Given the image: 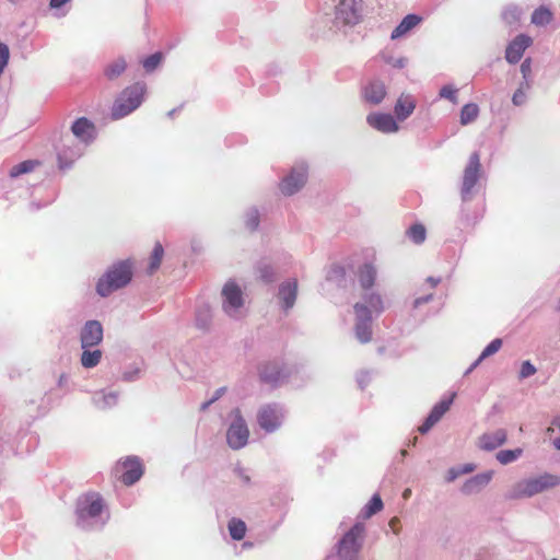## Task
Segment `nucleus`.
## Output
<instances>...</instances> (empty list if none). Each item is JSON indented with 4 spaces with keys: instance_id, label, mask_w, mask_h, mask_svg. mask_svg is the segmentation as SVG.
<instances>
[{
    "instance_id": "f257e3e1",
    "label": "nucleus",
    "mask_w": 560,
    "mask_h": 560,
    "mask_svg": "<svg viewBox=\"0 0 560 560\" xmlns=\"http://www.w3.org/2000/svg\"><path fill=\"white\" fill-rule=\"evenodd\" d=\"M75 516L77 526L84 530H100L109 520L103 498L96 492H88L78 498Z\"/></svg>"
},
{
    "instance_id": "f03ea898",
    "label": "nucleus",
    "mask_w": 560,
    "mask_h": 560,
    "mask_svg": "<svg viewBox=\"0 0 560 560\" xmlns=\"http://www.w3.org/2000/svg\"><path fill=\"white\" fill-rule=\"evenodd\" d=\"M132 262L130 259L119 260L113 264L98 279L96 292L102 298H107L114 291L128 285L132 279Z\"/></svg>"
},
{
    "instance_id": "7ed1b4c3",
    "label": "nucleus",
    "mask_w": 560,
    "mask_h": 560,
    "mask_svg": "<svg viewBox=\"0 0 560 560\" xmlns=\"http://www.w3.org/2000/svg\"><path fill=\"white\" fill-rule=\"evenodd\" d=\"M558 486H560V476L544 472L539 476L522 479L514 483L508 491L506 498L510 500L532 498Z\"/></svg>"
},
{
    "instance_id": "20e7f679",
    "label": "nucleus",
    "mask_w": 560,
    "mask_h": 560,
    "mask_svg": "<svg viewBox=\"0 0 560 560\" xmlns=\"http://www.w3.org/2000/svg\"><path fill=\"white\" fill-rule=\"evenodd\" d=\"M145 84L137 82L121 91L112 107V118L117 120L136 110L143 102Z\"/></svg>"
},
{
    "instance_id": "39448f33",
    "label": "nucleus",
    "mask_w": 560,
    "mask_h": 560,
    "mask_svg": "<svg viewBox=\"0 0 560 560\" xmlns=\"http://www.w3.org/2000/svg\"><path fill=\"white\" fill-rule=\"evenodd\" d=\"M481 172L480 154L477 151L472 152L462 177L460 198L463 202L470 201L478 192Z\"/></svg>"
},
{
    "instance_id": "423d86ee",
    "label": "nucleus",
    "mask_w": 560,
    "mask_h": 560,
    "mask_svg": "<svg viewBox=\"0 0 560 560\" xmlns=\"http://www.w3.org/2000/svg\"><path fill=\"white\" fill-rule=\"evenodd\" d=\"M364 525L355 523L338 542V558L340 560H357L362 547Z\"/></svg>"
},
{
    "instance_id": "0eeeda50",
    "label": "nucleus",
    "mask_w": 560,
    "mask_h": 560,
    "mask_svg": "<svg viewBox=\"0 0 560 560\" xmlns=\"http://www.w3.org/2000/svg\"><path fill=\"white\" fill-rule=\"evenodd\" d=\"M231 416L232 421L226 431V442L232 450H241L248 442L249 430L238 408L233 409Z\"/></svg>"
},
{
    "instance_id": "6e6552de",
    "label": "nucleus",
    "mask_w": 560,
    "mask_h": 560,
    "mask_svg": "<svg viewBox=\"0 0 560 560\" xmlns=\"http://www.w3.org/2000/svg\"><path fill=\"white\" fill-rule=\"evenodd\" d=\"M222 307L226 315L238 318L243 314L244 299L241 288L233 281H229L222 289Z\"/></svg>"
},
{
    "instance_id": "1a4fd4ad",
    "label": "nucleus",
    "mask_w": 560,
    "mask_h": 560,
    "mask_svg": "<svg viewBox=\"0 0 560 560\" xmlns=\"http://www.w3.org/2000/svg\"><path fill=\"white\" fill-rule=\"evenodd\" d=\"M362 19V0H339L335 10L337 25H357Z\"/></svg>"
},
{
    "instance_id": "9d476101",
    "label": "nucleus",
    "mask_w": 560,
    "mask_h": 560,
    "mask_svg": "<svg viewBox=\"0 0 560 560\" xmlns=\"http://www.w3.org/2000/svg\"><path fill=\"white\" fill-rule=\"evenodd\" d=\"M290 371L281 361H269L260 365L259 377L266 384L279 386L289 378Z\"/></svg>"
},
{
    "instance_id": "9b49d317",
    "label": "nucleus",
    "mask_w": 560,
    "mask_h": 560,
    "mask_svg": "<svg viewBox=\"0 0 560 560\" xmlns=\"http://www.w3.org/2000/svg\"><path fill=\"white\" fill-rule=\"evenodd\" d=\"M353 308L355 314V337L361 343H366L372 339L371 311L362 303H355Z\"/></svg>"
},
{
    "instance_id": "f8f14e48",
    "label": "nucleus",
    "mask_w": 560,
    "mask_h": 560,
    "mask_svg": "<svg viewBox=\"0 0 560 560\" xmlns=\"http://www.w3.org/2000/svg\"><path fill=\"white\" fill-rule=\"evenodd\" d=\"M307 166L304 163L296 164L280 183V190L285 196L298 192L306 183Z\"/></svg>"
},
{
    "instance_id": "ddd939ff",
    "label": "nucleus",
    "mask_w": 560,
    "mask_h": 560,
    "mask_svg": "<svg viewBox=\"0 0 560 560\" xmlns=\"http://www.w3.org/2000/svg\"><path fill=\"white\" fill-rule=\"evenodd\" d=\"M282 418V408L277 404L261 407L257 415L258 424L269 433L276 431L281 425Z\"/></svg>"
},
{
    "instance_id": "4468645a",
    "label": "nucleus",
    "mask_w": 560,
    "mask_h": 560,
    "mask_svg": "<svg viewBox=\"0 0 560 560\" xmlns=\"http://www.w3.org/2000/svg\"><path fill=\"white\" fill-rule=\"evenodd\" d=\"M103 340V326L98 320H88L81 329V348L88 349L97 346Z\"/></svg>"
},
{
    "instance_id": "2eb2a0df",
    "label": "nucleus",
    "mask_w": 560,
    "mask_h": 560,
    "mask_svg": "<svg viewBox=\"0 0 560 560\" xmlns=\"http://www.w3.org/2000/svg\"><path fill=\"white\" fill-rule=\"evenodd\" d=\"M533 44L532 37L526 34H518L513 40H511L505 49V60L511 63H517L525 50Z\"/></svg>"
},
{
    "instance_id": "dca6fc26",
    "label": "nucleus",
    "mask_w": 560,
    "mask_h": 560,
    "mask_svg": "<svg viewBox=\"0 0 560 560\" xmlns=\"http://www.w3.org/2000/svg\"><path fill=\"white\" fill-rule=\"evenodd\" d=\"M278 300L281 310L288 313L295 304L298 296V281L295 279H288L283 281L278 289Z\"/></svg>"
},
{
    "instance_id": "f3484780",
    "label": "nucleus",
    "mask_w": 560,
    "mask_h": 560,
    "mask_svg": "<svg viewBox=\"0 0 560 560\" xmlns=\"http://www.w3.org/2000/svg\"><path fill=\"white\" fill-rule=\"evenodd\" d=\"M120 465L124 469L120 478L126 486H132L143 475L142 463L137 456H128Z\"/></svg>"
},
{
    "instance_id": "a211bd4d",
    "label": "nucleus",
    "mask_w": 560,
    "mask_h": 560,
    "mask_svg": "<svg viewBox=\"0 0 560 560\" xmlns=\"http://www.w3.org/2000/svg\"><path fill=\"white\" fill-rule=\"evenodd\" d=\"M366 122L375 130L383 133H395L399 126L390 114L371 113L366 116Z\"/></svg>"
},
{
    "instance_id": "6ab92c4d",
    "label": "nucleus",
    "mask_w": 560,
    "mask_h": 560,
    "mask_svg": "<svg viewBox=\"0 0 560 560\" xmlns=\"http://www.w3.org/2000/svg\"><path fill=\"white\" fill-rule=\"evenodd\" d=\"M454 395L448 398L441 400L430 411L423 423L418 428L419 432L421 434L428 433L434 424H436L441 418L445 415V412L450 409L452 402H453Z\"/></svg>"
},
{
    "instance_id": "aec40b11",
    "label": "nucleus",
    "mask_w": 560,
    "mask_h": 560,
    "mask_svg": "<svg viewBox=\"0 0 560 560\" xmlns=\"http://www.w3.org/2000/svg\"><path fill=\"white\" fill-rule=\"evenodd\" d=\"M508 440V432L504 429H498L492 432H486L478 439L477 445L480 450L492 452L502 446Z\"/></svg>"
},
{
    "instance_id": "412c9836",
    "label": "nucleus",
    "mask_w": 560,
    "mask_h": 560,
    "mask_svg": "<svg viewBox=\"0 0 560 560\" xmlns=\"http://www.w3.org/2000/svg\"><path fill=\"white\" fill-rule=\"evenodd\" d=\"M73 136L88 145L96 137L94 124L85 117L78 118L71 126Z\"/></svg>"
},
{
    "instance_id": "4be33fe9",
    "label": "nucleus",
    "mask_w": 560,
    "mask_h": 560,
    "mask_svg": "<svg viewBox=\"0 0 560 560\" xmlns=\"http://www.w3.org/2000/svg\"><path fill=\"white\" fill-rule=\"evenodd\" d=\"M387 94L385 83L378 79L370 81L363 89V98L371 105H378Z\"/></svg>"
},
{
    "instance_id": "5701e85b",
    "label": "nucleus",
    "mask_w": 560,
    "mask_h": 560,
    "mask_svg": "<svg viewBox=\"0 0 560 560\" xmlns=\"http://www.w3.org/2000/svg\"><path fill=\"white\" fill-rule=\"evenodd\" d=\"M492 471H486L467 479L460 488L462 493L465 495L479 493L489 485L492 479Z\"/></svg>"
},
{
    "instance_id": "b1692460",
    "label": "nucleus",
    "mask_w": 560,
    "mask_h": 560,
    "mask_svg": "<svg viewBox=\"0 0 560 560\" xmlns=\"http://www.w3.org/2000/svg\"><path fill=\"white\" fill-rule=\"evenodd\" d=\"M416 106L417 103L412 95L401 94L394 106V113L397 120L404 121L410 117L416 109Z\"/></svg>"
},
{
    "instance_id": "393cba45",
    "label": "nucleus",
    "mask_w": 560,
    "mask_h": 560,
    "mask_svg": "<svg viewBox=\"0 0 560 560\" xmlns=\"http://www.w3.org/2000/svg\"><path fill=\"white\" fill-rule=\"evenodd\" d=\"M92 402L100 410L113 408L118 402V393L106 392L104 389L94 392L92 395Z\"/></svg>"
},
{
    "instance_id": "a878e982",
    "label": "nucleus",
    "mask_w": 560,
    "mask_h": 560,
    "mask_svg": "<svg viewBox=\"0 0 560 560\" xmlns=\"http://www.w3.org/2000/svg\"><path fill=\"white\" fill-rule=\"evenodd\" d=\"M421 22V18L417 14L406 15L401 22L393 30L390 38L398 39L406 35Z\"/></svg>"
},
{
    "instance_id": "bb28decb",
    "label": "nucleus",
    "mask_w": 560,
    "mask_h": 560,
    "mask_svg": "<svg viewBox=\"0 0 560 560\" xmlns=\"http://www.w3.org/2000/svg\"><path fill=\"white\" fill-rule=\"evenodd\" d=\"M212 320V313L209 304L202 302L195 311V326L200 330H207Z\"/></svg>"
},
{
    "instance_id": "cd10ccee",
    "label": "nucleus",
    "mask_w": 560,
    "mask_h": 560,
    "mask_svg": "<svg viewBox=\"0 0 560 560\" xmlns=\"http://www.w3.org/2000/svg\"><path fill=\"white\" fill-rule=\"evenodd\" d=\"M377 276L376 268L370 264H363L358 271V278L360 285L364 290H369L374 285L375 279Z\"/></svg>"
},
{
    "instance_id": "c85d7f7f",
    "label": "nucleus",
    "mask_w": 560,
    "mask_h": 560,
    "mask_svg": "<svg viewBox=\"0 0 560 560\" xmlns=\"http://www.w3.org/2000/svg\"><path fill=\"white\" fill-rule=\"evenodd\" d=\"M127 69V61L124 57H118L104 68V75L107 80L118 79Z\"/></svg>"
},
{
    "instance_id": "c756f323",
    "label": "nucleus",
    "mask_w": 560,
    "mask_h": 560,
    "mask_svg": "<svg viewBox=\"0 0 560 560\" xmlns=\"http://www.w3.org/2000/svg\"><path fill=\"white\" fill-rule=\"evenodd\" d=\"M82 155V148L75 145L74 148L61 149L58 151V162L60 168H68L71 164Z\"/></svg>"
},
{
    "instance_id": "7c9ffc66",
    "label": "nucleus",
    "mask_w": 560,
    "mask_h": 560,
    "mask_svg": "<svg viewBox=\"0 0 560 560\" xmlns=\"http://www.w3.org/2000/svg\"><path fill=\"white\" fill-rule=\"evenodd\" d=\"M365 306L372 312H375L377 315L384 311L383 299L378 293L370 292L363 295V302Z\"/></svg>"
},
{
    "instance_id": "2f4dec72",
    "label": "nucleus",
    "mask_w": 560,
    "mask_h": 560,
    "mask_svg": "<svg viewBox=\"0 0 560 560\" xmlns=\"http://www.w3.org/2000/svg\"><path fill=\"white\" fill-rule=\"evenodd\" d=\"M101 359H102L101 350H98V349L90 350V348H88V349H83L80 361H81V364L83 368L93 369L100 363Z\"/></svg>"
},
{
    "instance_id": "473e14b6",
    "label": "nucleus",
    "mask_w": 560,
    "mask_h": 560,
    "mask_svg": "<svg viewBox=\"0 0 560 560\" xmlns=\"http://www.w3.org/2000/svg\"><path fill=\"white\" fill-rule=\"evenodd\" d=\"M479 115V107L475 103H468L463 106L460 110V124L463 126L469 125L477 119Z\"/></svg>"
},
{
    "instance_id": "72a5a7b5",
    "label": "nucleus",
    "mask_w": 560,
    "mask_h": 560,
    "mask_svg": "<svg viewBox=\"0 0 560 560\" xmlns=\"http://www.w3.org/2000/svg\"><path fill=\"white\" fill-rule=\"evenodd\" d=\"M326 279L336 283L338 287L346 285V269L340 265H332L326 276Z\"/></svg>"
},
{
    "instance_id": "f704fd0d",
    "label": "nucleus",
    "mask_w": 560,
    "mask_h": 560,
    "mask_svg": "<svg viewBox=\"0 0 560 560\" xmlns=\"http://www.w3.org/2000/svg\"><path fill=\"white\" fill-rule=\"evenodd\" d=\"M383 509V501L381 497L375 493L371 498V500L364 505V508L361 511V515L364 518H369L380 512Z\"/></svg>"
},
{
    "instance_id": "c9c22d12",
    "label": "nucleus",
    "mask_w": 560,
    "mask_h": 560,
    "mask_svg": "<svg viewBox=\"0 0 560 560\" xmlns=\"http://www.w3.org/2000/svg\"><path fill=\"white\" fill-rule=\"evenodd\" d=\"M523 454V450L517 447L514 450H501L497 453L495 458L502 465L516 462Z\"/></svg>"
},
{
    "instance_id": "e433bc0d",
    "label": "nucleus",
    "mask_w": 560,
    "mask_h": 560,
    "mask_svg": "<svg viewBox=\"0 0 560 560\" xmlns=\"http://www.w3.org/2000/svg\"><path fill=\"white\" fill-rule=\"evenodd\" d=\"M552 20V13L549 9L540 7L532 14V23L538 26H545Z\"/></svg>"
},
{
    "instance_id": "4c0bfd02",
    "label": "nucleus",
    "mask_w": 560,
    "mask_h": 560,
    "mask_svg": "<svg viewBox=\"0 0 560 560\" xmlns=\"http://www.w3.org/2000/svg\"><path fill=\"white\" fill-rule=\"evenodd\" d=\"M229 532L234 540H241L246 534V524L240 518H232L229 522Z\"/></svg>"
},
{
    "instance_id": "58836bf2",
    "label": "nucleus",
    "mask_w": 560,
    "mask_h": 560,
    "mask_svg": "<svg viewBox=\"0 0 560 560\" xmlns=\"http://www.w3.org/2000/svg\"><path fill=\"white\" fill-rule=\"evenodd\" d=\"M38 164L37 161H33V160H26V161H23L16 165H14L11 170H10V176L12 178H15L22 174H26V173H30L32 172L35 166Z\"/></svg>"
},
{
    "instance_id": "ea45409f",
    "label": "nucleus",
    "mask_w": 560,
    "mask_h": 560,
    "mask_svg": "<svg viewBox=\"0 0 560 560\" xmlns=\"http://www.w3.org/2000/svg\"><path fill=\"white\" fill-rule=\"evenodd\" d=\"M163 255H164L163 246L160 243H156L154 245V248H153L151 257H150V264H149V268H148L149 273H153L160 267Z\"/></svg>"
},
{
    "instance_id": "a19ab883",
    "label": "nucleus",
    "mask_w": 560,
    "mask_h": 560,
    "mask_svg": "<svg viewBox=\"0 0 560 560\" xmlns=\"http://www.w3.org/2000/svg\"><path fill=\"white\" fill-rule=\"evenodd\" d=\"M408 237L415 244H422L425 240L427 231L422 224H413L407 231Z\"/></svg>"
},
{
    "instance_id": "79ce46f5",
    "label": "nucleus",
    "mask_w": 560,
    "mask_h": 560,
    "mask_svg": "<svg viewBox=\"0 0 560 560\" xmlns=\"http://www.w3.org/2000/svg\"><path fill=\"white\" fill-rule=\"evenodd\" d=\"M521 14H522V10L516 7V5H509L506 7L503 12H502V19L508 23V24H514L516 23L520 18H521Z\"/></svg>"
},
{
    "instance_id": "37998d69",
    "label": "nucleus",
    "mask_w": 560,
    "mask_h": 560,
    "mask_svg": "<svg viewBox=\"0 0 560 560\" xmlns=\"http://www.w3.org/2000/svg\"><path fill=\"white\" fill-rule=\"evenodd\" d=\"M163 59L162 52H154L142 60V67L147 72L154 71Z\"/></svg>"
},
{
    "instance_id": "c03bdc74",
    "label": "nucleus",
    "mask_w": 560,
    "mask_h": 560,
    "mask_svg": "<svg viewBox=\"0 0 560 560\" xmlns=\"http://www.w3.org/2000/svg\"><path fill=\"white\" fill-rule=\"evenodd\" d=\"M259 211L257 208H250L245 213V224L250 231H255L259 226Z\"/></svg>"
},
{
    "instance_id": "a18cd8bd",
    "label": "nucleus",
    "mask_w": 560,
    "mask_h": 560,
    "mask_svg": "<svg viewBox=\"0 0 560 560\" xmlns=\"http://www.w3.org/2000/svg\"><path fill=\"white\" fill-rule=\"evenodd\" d=\"M502 347V339L495 338L493 339L480 353L479 361H483L487 358L495 354Z\"/></svg>"
},
{
    "instance_id": "49530a36",
    "label": "nucleus",
    "mask_w": 560,
    "mask_h": 560,
    "mask_svg": "<svg viewBox=\"0 0 560 560\" xmlns=\"http://www.w3.org/2000/svg\"><path fill=\"white\" fill-rule=\"evenodd\" d=\"M258 272H259L260 279L265 283H271L276 280V272H275L273 268L268 264H265V262L259 264Z\"/></svg>"
},
{
    "instance_id": "de8ad7c7",
    "label": "nucleus",
    "mask_w": 560,
    "mask_h": 560,
    "mask_svg": "<svg viewBox=\"0 0 560 560\" xmlns=\"http://www.w3.org/2000/svg\"><path fill=\"white\" fill-rule=\"evenodd\" d=\"M441 98L448 100L453 104L457 103V89L451 84L443 85L439 92Z\"/></svg>"
},
{
    "instance_id": "09e8293b",
    "label": "nucleus",
    "mask_w": 560,
    "mask_h": 560,
    "mask_svg": "<svg viewBox=\"0 0 560 560\" xmlns=\"http://www.w3.org/2000/svg\"><path fill=\"white\" fill-rule=\"evenodd\" d=\"M537 372V369L530 361H523L521 365V370L518 373V377L521 380L533 376Z\"/></svg>"
},
{
    "instance_id": "8fccbe9b",
    "label": "nucleus",
    "mask_w": 560,
    "mask_h": 560,
    "mask_svg": "<svg viewBox=\"0 0 560 560\" xmlns=\"http://www.w3.org/2000/svg\"><path fill=\"white\" fill-rule=\"evenodd\" d=\"M10 58V50L7 44L0 42V71H4Z\"/></svg>"
},
{
    "instance_id": "3c124183",
    "label": "nucleus",
    "mask_w": 560,
    "mask_h": 560,
    "mask_svg": "<svg viewBox=\"0 0 560 560\" xmlns=\"http://www.w3.org/2000/svg\"><path fill=\"white\" fill-rule=\"evenodd\" d=\"M522 79H534L532 72V59L528 57L523 60L520 67Z\"/></svg>"
},
{
    "instance_id": "603ef678",
    "label": "nucleus",
    "mask_w": 560,
    "mask_h": 560,
    "mask_svg": "<svg viewBox=\"0 0 560 560\" xmlns=\"http://www.w3.org/2000/svg\"><path fill=\"white\" fill-rule=\"evenodd\" d=\"M527 95L526 92H523L522 90H516L512 96V103L515 106H522L526 103Z\"/></svg>"
},
{
    "instance_id": "864d4df0",
    "label": "nucleus",
    "mask_w": 560,
    "mask_h": 560,
    "mask_svg": "<svg viewBox=\"0 0 560 560\" xmlns=\"http://www.w3.org/2000/svg\"><path fill=\"white\" fill-rule=\"evenodd\" d=\"M140 370L138 368L125 371L122 374V380L126 382H133L139 378Z\"/></svg>"
},
{
    "instance_id": "5fc2aeb1",
    "label": "nucleus",
    "mask_w": 560,
    "mask_h": 560,
    "mask_svg": "<svg viewBox=\"0 0 560 560\" xmlns=\"http://www.w3.org/2000/svg\"><path fill=\"white\" fill-rule=\"evenodd\" d=\"M433 300V293L425 294L423 296L415 299L412 303L413 308H418L419 306L427 304Z\"/></svg>"
},
{
    "instance_id": "6e6d98bb",
    "label": "nucleus",
    "mask_w": 560,
    "mask_h": 560,
    "mask_svg": "<svg viewBox=\"0 0 560 560\" xmlns=\"http://www.w3.org/2000/svg\"><path fill=\"white\" fill-rule=\"evenodd\" d=\"M235 474L238 476V478L242 480V482L246 486L250 483V477L246 472L244 468H236Z\"/></svg>"
},
{
    "instance_id": "4d7b16f0",
    "label": "nucleus",
    "mask_w": 560,
    "mask_h": 560,
    "mask_svg": "<svg viewBox=\"0 0 560 560\" xmlns=\"http://www.w3.org/2000/svg\"><path fill=\"white\" fill-rule=\"evenodd\" d=\"M460 476V471L458 467H452L447 471L446 480L447 482H453Z\"/></svg>"
},
{
    "instance_id": "13d9d810",
    "label": "nucleus",
    "mask_w": 560,
    "mask_h": 560,
    "mask_svg": "<svg viewBox=\"0 0 560 560\" xmlns=\"http://www.w3.org/2000/svg\"><path fill=\"white\" fill-rule=\"evenodd\" d=\"M533 82H534V79H523L520 82V85L516 90H522L523 92L527 93V91H529L532 89Z\"/></svg>"
},
{
    "instance_id": "bf43d9fd",
    "label": "nucleus",
    "mask_w": 560,
    "mask_h": 560,
    "mask_svg": "<svg viewBox=\"0 0 560 560\" xmlns=\"http://www.w3.org/2000/svg\"><path fill=\"white\" fill-rule=\"evenodd\" d=\"M369 381H370V376H369V373H366V372H362L358 376V384H359L361 389L365 388V386L368 385Z\"/></svg>"
},
{
    "instance_id": "052dcab7",
    "label": "nucleus",
    "mask_w": 560,
    "mask_h": 560,
    "mask_svg": "<svg viewBox=\"0 0 560 560\" xmlns=\"http://www.w3.org/2000/svg\"><path fill=\"white\" fill-rule=\"evenodd\" d=\"M458 468H459L460 475H464V474H469V472L474 471L475 465L474 464H465Z\"/></svg>"
},
{
    "instance_id": "680f3d73",
    "label": "nucleus",
    "mask_w": 560,
    "mask_h": 560,
    "mask_svg": "<svg viewBox=\"0 0 560 560\" xmlns=\"http://www.w3.org/2000/svg\"><path fill=\"white\" fill-rule=\"evenodd\" d=\"M70 0H50V8L51 9H59L61 8L62 5H65L66 3H68Z\"/></svg>"
},
{
    "instance_id": "e2e57ef3",
    "label": "nucleus",
    "mask_w": 560,
    "mask_h": 560,
    "mask_svg": "<svg viewBox=\"0 0 560 560\" xmlns=\"http://www.w3.org/2000/svg\"><path fill=\"white\" fill-rule=\"evenodd\" d=\"M69 376L66 373H62L58 378V386L63 388L68 385Z\"/></svg>"
},
{
    "instance_id": "0e129e2a",
    "label": "nucleus",
    "mask_w": 560,
    "mask_h": 560,
    "mask_svg": "<svg viewBox=\"0 0 560 560\" xmlns=\"http://www.w3.org/2000/svg\"><path fill=\"white\" fill-rule=\"evenodd\" d=\"M392 65L395 67V68H404L406 65H407V59L405 58H398V59H395Z\"/></svg>"
},
{
    "instance_id": "69168bd1",
    "label": "nucleus",
    "mask_w": 560,
    "mask_h": 560,
    "mask_svg": "<svg viewBox=\"0 0 560 560\" xmlns=\"http://www.w3.org/2000/svg\"><path fill=\"white\" fill-rule=\"evenodd\" d=\"M225 392H226V387H220V388H218V389L214 392V394H213V396L211 397V399H214V402H215L218 399H220V398L223 396V394H224Z\"/></svg>"
},
{
    "instance_id": "338daca9",
    "label": "nucleus",
    "mask_w": 560,
    "mask_h": 560,
    "mask_svg": "<svg viewBox=\"0 0 560 560\" xmlns=\"http://www.w3.org/2000/svg\"><path fill=\"white\" fill-rule=\"evenodd\" d=\"M427 281L430 283L431 288H435L440 282V278L429 277Z\"/></svg>"
},
{
    "instance_id": "774afa93",
    "label": "nucleus",
    "mask_w": 560,
    "mask_h": 560,
    "mask_svg": "<svg viewBox=\"0 0 560 560\" xmlns=\"http://www.w3.org/2000/svg\"><path fill=\"white\" fill-rule=\"evenodd\" d=\"M213 402H214V399H211V398L209 400L202 402L200 406V410L206 411Z\"/></svg>"
}]
</instances>
